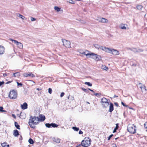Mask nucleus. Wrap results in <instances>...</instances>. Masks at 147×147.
Instances as JSON below:
<instances>
[{
	"mask_svg": "<svg viewBox=\"0 0 147 147\" xmlns=\"http://www.w3.org/2000/svg\"><path fill=\"white\" fill-rule=\"evenodd\" d=\"M10 40L13 42H14L16 44L19 48L21 49L22 48L23 45L21 42H19L16 40H13L11 38L10 39Z\"/></svg>",
	"mask_w": 147,
	"mask_h": 147,
	"instance_id": "8",
	"label": "nucleus"
},
{
	"mask_svg": "<svg viewBox=\"0 0 147 147\" xmlns=\"http://www.w3.org/2000/svg\"><path fill=\"white\" fill-rule=\"evenodd\" d=\"M117 130L116 129H114L113 131V132L114 133V132H115L116 131V130Z\"/></svg>",
	"mask_w": 147,
	"mask_h": 147,
	"instance_id": "55",
	"label": "nucleus"
},
{
	"mask_svg": "<svg viewBox=\"0 0 147 147\" xmlns=\"http://www.w3.org/2000/svg\"><path fill=\"white\" fill-rule=\"evenodd\" d=\"M82 145L81 144H80L79 146H76V147H79L80 146Z\"/></svg>",
	"mask_w": 147,
	"mask_h": 147,
	"instance_id": "59",
	"label": "nucleus"
},
{
	"mask_svg": "<svg viewBox=\"0 0 147 147\" xmlns=\"http://www.w3.org/2000/svg\"><path fill=\"white\" fill-rule=\"evenodd\" d=\"M52 92V89L50 88H49L48 90V92L50 94H51Z\"/></svg>",
	"mask_w": 147,
	"mask_h": 147,
	"instance_id": "35",
	"label": "nucleus"
},
{
	"mask_svg": "<svg viewBox=\"0 0 147 147\" xmlns=\"http://www.w3.org/2000/svg\"><path fill=\"white\" fill-rule=\"evenodd\" d=\"M70 3H73L72 2V1H71V2H70Z\"/></svg>",
	"mask_w": 147,
	"mask_h": 147,
	"instance_id": "60",
	"label": "nucleus"
},
{
	"mask_svg": "<svg viewBox=\"0 0 147 147\" xmlns=\"http://www.w3.org/2000/svg\"><path fill=\"white\" fill-rule=\"evenodd\" d=\"M144 127L146 129H147V130H146V131H147V122L145 123L144 124Z\"/></svg>",
	"mask_w": 147,
	"mask_h": 147,
	"instance_id": "38",
	"label": "nucleus"
},
{
	"mask_svg": "<svg viewBox=\"0 0 147 147\" xmlns=\"http://www.w3.org/2000/svg\"><path fill=\"white\" fill-rule=\"evenodd\" d=\"M53 140L54 142H55L57 143H59L60 142V139L57 138H53Z\"/></svg>",
	"mask_w": 147,
	"mask_h": 147,
	"instance_id": "21",
	"label": "nucleus"
},
{
	"mask_svg": "<svg viewBox=\"0 0 147 147\" xmlns=\"http://www.w3.org/2000/svg\"><path fill=\"white\" fill-rule=\"evenodd\" d=\"M57 11H59L60 10V9L58 7L55 6L54 8Z\"/></svg>",
	"mask_w": 147,
	"mask_h": 147,
	"instance_id": "31",
	"label": "nucleus"
},
{
	"mask_svg": "<svg viewBox=\"0 0 147 147\" xmlns=\"http://www.w3.org/2000/svg\"><path fill=\"white\" fill-rule=\"evenodd\" d=\"M114 104L117 107H118L119 105H118V104L117 103V102H115L114 103Z\"/></svg>",
	"mask_w": 147,
	"mask_h": 147,
	"instance_id": "48",
	"label": "nucleus"
},
{
	"mask_svg": "<svg viewBox=\"0 0 147 147\" xmlns=\"http://www.w3.org/2000/svg\"><path fill=\"white\" fill-rule=\"evenodd\" d=\"M63 45L66 47H70V42L68 40L64 39L63 40Z\"/></svg>",
	"mask_w": 147,
	"mask_h": 147,
	"instance_id": "10",
	"label": "nucleus"
},
{
	"mask_svg": "<svg viewBox=\"0 0 147 147\" xmlns=\"http://www.w3.org/2000/svg\"><path fill=\"white\" fill-rule=\"evenodd\" d=\"M94 46L96 49H100L103 51H104L105 52H106V51H107L106 50H107V48L105 47H104L102 46H100L98 44L94 45Z\"/></svg>",
	"mask_w": 147,
	"mask_h": 147,
	"instance_id": "9",
	"label": "nucleus"
},
{
	"mask_svg": "<svg viewBox=\"0 0 147 147\" xmlns=\"http://www.w3.org/2000/svg\"><path fill=\"white\" fill-rule=\"evenodd\" d=\"M31 20L32 21H35L36 20V19L34 18L33 17H31Z\"/></svg>",
	"mask_w": 147,
	"mask_h": 147,
	"instance_id": "40",
	"label": "nucleus"
},
{
	"mask_svg": "<svg viewBox=\"0 0 147 147\" xmlns=\"http://www.w3.org/2000/svg\"><path fill=\"white\" fill-rule=\"evenodd\" d=\"M4 84V82L3 81L0 82V86H1V85H3Z\"/></svg>",
	"mask_w": 147,
	"mask_h": 147,
	"instance_id": "45",
	"label": "nucleus"
},
{
	"mask_svg": "<svg viewBox=\"0 0 147 147\" xmlns=\"http://www.w3.org/2000/svg\"><path fill=\"white\" fill-rule=\"evenodd\" d=\"M39 122H42L44 121L45 119V116L42 115H39Z\"/></svg>",
	"mask_w": 147,
	"mask_h": 147,
	"instance_id": "13",
	"label": "nucleus"
},
{
	"mask_svg": "<svg viewBox=\"0 0 147 147\" xmlns=\"http://www.w3.org/2000/svg\"><path fill=\"white\" fill-rule=\"evenodd\" d=\"M5 52V48L4 47L0 45V55L3 54Z\"/></svg>",
	"mask_w": 147,
	"mask_h": 147,
	"instance_id": "17",
	"label": "nucleus"
},
{
	"mask_svg": "<svg viewBox=\"0 0 147 147\" xmlns=\"http://www.w3.org/2000/svg\"><path fill=\"white\" fill-rule=\"evenodd\" d=\"M73 129L75 131H78L79 130V128L77 127H72Z\"/></svg>",
	"mask_w": 147,
	"mask_h": 147,
	"instance_id": "30",
	"label": "nucleus"
},
{
	"mask_svg": "<svg viewBox=\"0 0 147 147\" xmlns=\"http://www.w3.org/2000/svg\"><path fill=\"white\" fill-rule=\"evenodd\" d=\"M7 76V75L5 73L3 74V76L4 77L6 76Z\"/></svg>",
	"mask_w": 147,
	"mask_h": 147,
	"instance_id": "49",
	"label": "nucleus"
},
{
	"mask_svg": "<svg viewBox=\"0 0 147 147\" xmlns=\"http://www.w3.org/2000/svg\"><path fill=\"white\" fill-rule=\"evenodd\" d=\"M100 102L103 107L107 108L108 107L109 103L108 100L105 97H103L101 99Z\"/></svg>",
	"mask_w": 147,
	"mask_h": 147,
	"instance_id": "4",
	"label": "nucleus"
},
{
	"mask_svg": "<svg viewBox=\"0 0 147 147\" xmlns=\"http://www.w3.org/2000/svg\"><path fill=\"white\" fill-rule=\"evenodd\" d=\"M14 123L15 126L18 129H20V126L18 124V123L17 122H15Z\"/></svg>",
	"mask_w": 147,
	"mask_h": 147,
	"instance_id": "24",
	"label": "nucleus"
},
{
	"mask_svg": "<svg viewBox=\"0 0 147 147\" xmlns=\"http://www.w3.org/2000/svg\"><path fill=\"white\" fill-rule=\"evenodd\" d=\"M118 128H119V124L117 123L116 124V127L114 129H115L117 130L118 129Z\"/></svg>",
	"mask_w": 147,
	"mask_h": 147,
	"instance_id": "37",
	"label": "nucleus"
},
{
	"mask_svg": "<svg viewBox=\"0 0 147 147\" xmlns=\"http://www.w3.org/2000/svg\"><path fill=\"white\" fill-rule=\"evenodd\" d=\"M136 7L138 10H141L143 6L141 5H138Z\"/></svg>",
	"mask_w": 147,
	"mask_h": 147,
	"instance_id": "27",
	"label": "nucleus"
},
{
	"mask_svg": "<svg viewBox=\"0 0 147 147\" xmlns=\"http://www.w3.org/2000/svg\"><path fill=\"white\" fill-rule=\"evenodd\" d=\"M29 81H31V82H33L34 83V84L35 83V82H34V81H32V80H29Z\"/></svg>",
	"mask_w": 147,
	"mask_h": 147,
	"instance_id": "58",
	"label": "nucleus"
},
{
	"mask_svg": "<svg viewBox=\"0 0 147 147\" xmlns=\"http://www.w3.org/2000/svg\"><path fill=\"white\" fill-rule=\"evenodd\" d=\"M70 3H73L72 2V1H71V2H70Z\"/></svg>",
	"mask_w": 147,
	"mask_h": 147,
	"instance_id": "61",
	"label": "nucleus"
},
{
	"mask_svg": "<svg viewBox=\"0 0 147 147\" xmlns=\"http://www.w3.org/2000/svg\"><path fill=\"white\" fill-rule=\"evenodd\" d=\"M11 81H8V82H7L6 83V84H9V83H11Z\"/></svg>",
	"mask_w": 147,
	"mask_h": 147,
	"instance_id": "52",
	"label": "nucleus"
},
{
	"mask_svg": "<svg viewBox=\"0 0 147 147\" xmlns=\"http://www.w3.org/2000/svg\"><path fill=\"white\" fill-rule=\"evenodd\" d=\"M121 104L124 107H127L128 106L127 105H126L125 104L122 102H121Z\"/></svg>",
	"mask_w": 147,
	"mask_h": 147,
	"instance_id": "42",
	"label": "nucleus"
},
{
	"mask_svg": "<svg viewBox=\"0 0 147 147\" xmlns=\"http://www.w3.org/2000/svg\"><path fill=\"white\" fill-rule=\"evenodd\" d=\"M7 145V144L6 142H4L1 144V145L2 147H5V146Z\"/></svg>",
	"mask_w": 147,
	"mask_h": 147,
	"instance_id": "34",
	"label": "nucleus"
},
{
	"mask_svg": "<svg viewBox=\"0 0 147 147\" xmlns=\"http://www.w3.org/2000/svg\"><path fill=\"white\" fill-rule=\"evenodd\" d=\"M90 58H93L97 61L100 60L101 59V57L100 56L95 54L94 53H91Z\"/></svg>",
	"mask_w": 147,
	"mask_h": 147,
	"instance_id": "7",
	"label": "nucleus"
},
{
	"mask_svg": "<svg viewBox=\"0 0 147 147\" xmlns=\"http://www.w3.org/2000/svg\"><path fill=\"white\" fill-rule=\"evenodd\" d=\"M118 97V96H116V95H115L114 96V98H115V97Z\"/></svg>",
	"mask_w": 147,
	"mask_h": 147,
	"instance_id": "56",
	"label": "nucleus"
},
{
	"mask_svg": "<svg viewBox=\"0 0 147 147\" xmlns=\"http://www.w3.org/2000/svg\"><path fill=\"white\" fill-rule=\"evenodd\" d=\"M127 26V25H125L123 24H121L119 26L120 28L122 29L126 30L128 29V28H127L125 26Z\"/></svg>",
	"mask_w": 147,
	"mask_h": 147,
	"instance_id": "16",
	"label": "nucleus"
},
{
	"mask_svg": "<svg viewBox=\"0 0 147 147\" xmlns=\"http://www.w3.org/2000/svg\"><path fill=\"white\" fill-rule=\"evenodd\" d=\"M139 84H141V83H139Z\"/></svg>",
	"mask_w": 147,
	"mask_h": 147,
	"instance_id": "64",
	"label": "nucleus"
},
{
	"mask_svg": "<svg viewBox=\"0 0 147 147\" xmlns=\"http://www.w3.org/2000/svg\"><path fill=\"white\" fill-rule=\"evenodd\" d=\"M17 95V92L14 90H12L10 92L8 96L11 99H15L16 98Z\"/></svg>",
	"mask_w": 147,
	"mask_h": 147,
	"instance_id": "6",
	"label": "nucleus"
},
{
	"mask_svg": "<svg viewBox=\"0 0 147 147\" xmlns=\"http://www.w3.org/2000/svg\"><path fill=\"white\" fill-rule=\"evenodd\" d=\"M19 135V131L16 129L13 131V135L14 136L17 137Z\"/></svg>",
	"mask_w": 147,
	"mask_h": 147,
	"instance_id": "20",
	"label": "nucleus"
},
{
	"mask_svg": "<svg viewBox=\"0 0 147 147\" xmlns=\"http://www.w3.org/2000/svg\"><path fill=\"white\" fill-rule=\"evenodd\" d=\"M80 21L82 23L85 24L86 23V22L82 20H81Z\"/></svg>",
	"mask_w": 147,
	"mask_h": 147,
	"instance_id": "46",
	"label": "nucleus"
},
{
	"mask_svg": "<svg viewBox=\"0 0 147 147\" xmlns=\"http://www.w3.org/2000/svg\"><path fill=\"white\" fill-rule=\"evenodd\" d=\"M113 134H111L108 137V140H109L110 138L113 136Z\"/></svg>",
	"mask_w": 147,
	"mask_h": 147,
	"instance_id": "39",
	"label": "nucleus"
},
{
	"mask_svg": "<svg viewBox=\"0 0 147 147\" xmlns=\"http://www.w3.org/2000/svg\"><path fill=\"white\" fill-rule=\"evenodd\" d=\"M88 90H90V91H91V92H94V91H93V90H92L91 89H90V88H88Z\"/></svg>",
	"mask_w": 147,
	"mask_h": 147,
	"instance_id": "50",
	"label": "nucleus"
},
{
	"mask_svg": "<svg viewBox=\"0 0 147 147\" xmlns=\"http://www.w3.org/2000/svg\"><path fill=\"white\" fill-rule=\"evenodd\" d=\"M97 20L99 22L103 23H106L108 22V20H107L104 18H98V19H97Z\"/></svg>",
	"mask_w": 147,
	"mask_h": 147,
	"instance_id": "12",
	"label": "nucleus"
},
{
	"mask_svg": "<svg viewBox=\"0 0 147 147\" xmlns=\"http://www.w3.org/2000/svg\"><path fill=\"white\" fill-rule=\"evenodd\" d=\"M39 119L38 117L31 116L28 122L29 124L30 127L32 128H34L35 127V125L39 123Z\"/></svg>",
	"mask_w": 147,
	"mask_h": 147,
	"instance_id": "1",
	"label": "nucleus"
},
{
	"mask_svg": "<svg viewBox=\"0 0 147 147\" xmlns=\"http://www.w3.org/2000/svg\"><path fill=\"white\" fill-rule=\"evenodd\" d=\"M21 108L23 110L27 109L28 108V105L27 103L25 102H24L23 105H21Z\"/></svg>",
	"mask_w": 147,
	"mask_h": 147,
	"instance_id": "15",
	"label": "nucleus"
},
{
	"mask_svg": "<svg viewBox=\"0 0 147 147\" xmlns=\"http://www.w3.org/2000/svg\"><path fill=\"white\" fill-rule=\"evenodd\" d=\"M23 75L24 77H26L28 76H30L33 78L35 76V75L33 74L30 72L25 73L23 74Z\"/></svg>",
	"mask_w": 147,
	"mask_h": 147,
	"instance_id": "11",
	"label": "nucleus"
},
{
	"mask_svg": "<svg viewBox=\"0 0 147 147\" xmlns=\"http://www.w3.org/2000/svg\"><path fill=\"white\" fill-rule=\"evenodd\" d=\"M80 53L84 55V52H80Z\"/></svg>",
	"mask_w": 147,
	"mask_h": 147,
	"instance_id": "53",
	"label": "nucleus"
},
{
	"mask_svg": "<svg viewBox=\"0 0 147 147\" xmlns=\"http://www.w3.org/2000/svg\"><path fill=\"white\" fill-rule=\"evenodd\" d=\"M87 102L88 103V104H90V103H89V102Z\"/></svg>",
	"mask_w": 147,
	"mask_h": 147,
	"instance_id": "63",
	"label": "nucleus"
},
{
	"mask_svg": "<svg viewBox=\"0 0 147 147\" xmlns=\"http://www.w3.org/2000/svg\"><path fill=\"white\" fill-rule=\"evenodd\" d=\"M84 55H86L87 58H90L91 55V53H89V51H86L84 52Z\"/></svg>",
	"mask_w": 147,
	"mask_h": 147,
	"instance_id": "19",
	"label": "nucleus"
},
{
	"mask_svg": "<svg viewBox=\"0 0 147 147\" xmlns=\"http://www.w3.org/2000/svg\"><path fill=\"white\" fill-rule=\"evenodd\" d=\"M12 117H14V118H16V116L14 114H12Z\"/></svg>",
	"mask_w": 147,
	"mask_h": 147,
	"instance_id": "51",
	"label": "nucleus"
},
{
	"mask_svg": "<svg viewBox=\"0 0 147 147\" xmlns=\"http://www.w3.org/2000/svg\"><path fill=\"white\" fill-rule=\"evenodd\" d=\"M101 68L106 71H107L108 69V67L105 65H102L101 67Z\"/></svg>",
	"mask_w": 147,
	"mask_h": 147,
	"instance_id": "25",
	"label": "nucleus"
},
{
	"mask_svg": "<svg viewBox=\"0 0 147 147\" xmlns=\"http://www.w3.org/2000/svg\"><path fill=\"white\" fill-rule=\"evenodd\" d=\"M82 89L85 92H86V93H88L89 92L88 89H86L84 88H82Z\"/></svg>",
	"mask_w": 147,
	"mask_h": 147,
	"instance_id": "33",
	"label": "nucleus"
},
{
	"mask_svg": "<svg viewBox=\"0 0 147 147\" xmlns=\"http://www.w3.org/2000/svg\"><path fill=\"white\" fill-rule=\"evenodd\" d=\"M94 95L96 96H100L101 95V94H100L96 93H94Z\"/></svg>",
	"mask_w": 147,
	"mask_h": 147,
	"instance_id": "44",
	"label": "nucleus"
},
{
	"mask_svg": "<svg viewBox=\"0 0 147 147\" xmlns=\"http://www.w3.org/2000/svg\"><path fill=\"white\" fill-rule=\"evenodd\" d=\"M107 50L106 52L112 54L114 55H118L119 54V52L116 50L111 49L108 48H107Z\"/></svg>",
	"mask_w": 147,
	"mask_h": 147,
	"instance_id": "5",
	"label": "nucleus"
},
{
	"mask_svg": "<svg viewBox=\"0 0 147 147\" xmlns=\"http://www.w3.org/2000/svg\"><path fill=\"white\" fill-rule=\"evenodd\" d=\"M109 111L110 112H111L113 110V105L112 103L111 102L109 104Z\"/></svg>",
	"mask_w": 147,
	"mask_h": 147,
	"instance_id": "18",
	"label": "nucleus"
},
{
	"mask_svg": "<svg viewBox=\"0 0 147 147\" xmlns=\"http://www.w3.org/2000/svg\"><path fill=\"white\" fill-rule=\"evenodd\" d=\"M58 125L54 123H51V127H57L58 126Z\"/></svg>",
	"mask_w": 147,
	"mask_h": 147,
	"instance_id": "26",
	"label": "nucleus"
},
{
	"mask_svg": "<svg viewBox=\"0 0 147 147\" xmlns=\"http://www.w3.org/2000/svg\"><path fill=\"white\" fill-rule=\"evenodd\" d=\"M65 94V93L63 92H62L61 93V95H60V96L61 97H62Z\"/></svg>",
	"mask_w": 147,
	"mask_h": 147,
	"instance_id": "43",
	"label": "nucleus"
},
{
	"mask_svg": "<svg viewBox=\"0 0 147 147\" xmlns=\"http://www.w3.org/2000/svg\"><path fill=\"white\" fill-rule=\"evenodd\" d=\"M83 133V132L81 130H80L79 132V134H82Z\"/></svg>",
	"mask_w": 147,
	"mask_h": 147,
	"instance_id": "47",
	"label": "nucleus"
},
{
	"mask_svg": "<svg viewBox=\"0 0 147 147\" xmlns=\"http://www.w3.org/2000/svg\"><path fill=\"white\" fill-rule=\"evenodd\" d=\"M91 140L89 138H85L81 142L82 145L84 147H88L90 144Z\"/></svg>",
	"mask_w": 147,
	"mask_h": 147,
	"instance_id": "2",
	"label": "nucleus"
},
{
	"mask_svg": "<svg viewBox=\"0 0 147 147\" xmlns=\"http://www.w3.org/2000/svg\"><path fill=\"white\" fill-rule=\"evenodd\" d=\"M45 126L47 127L50 128L51 127V123H47L45 124Z\"/></svg>",
	"mask_w": 147,
	"mask_h": 147,
	"instance_id": "32",
	"label": "nucleus"
},
{
	"mask_svg": "<svg viewBox=\"0 0 147 147\" xmlns=\"http://www.w3.org/2000/svg\"><path fill=\"white\" fill-rule=\"evenodd\" d=\"M28 142L31 144H33L34 143L33 140L31 138H30L28 140Z\"/></svg>",
	"mask_w": 147,
	"mask_h": 147,
	"instance_id": "28",
	"label": "nucleus"
},
{
	"mask_svg": "<svg viewBox=\"0 0 147 147\" xmlns=\"http://www.w3.org/2000/svg\"><path fill=\"white\" fill-rule=\"evenodd\" d=\"M136 126L134 124H129L127 126V131L131 134H134L136 132Z\"/></svg>",
	"mask_w": 147,
	"mask_h": 147,
	"instance_id": "3",
	"label": "nucleus"
},
{
	"mask_svg": "<svg viewBox=\"0 0 147 147\" xmlns=\"http://www.w3.org/2000/svg\"><path fill=\"white\" fill-rule=\"evenodd\" d=\"M36 90H40V89H39V88H36Z\"/></svg>",
	"mask_w": 147,
	"mask_h": 147,
	"instance_id": "57",
	"label": "nucleus"
},
{
	"mask_svg": "<svg viewBox=\"0 0 147 147\" xmlns=\"http://www.w3.org/2000/svg\"><path fill=\"white\" fill-rule=\"evenodd\" d=\"M84 84L90 86H91L92 85V84L90 82H85Z\"/></svg>",
	"mask_w": 147,
	"mask_h": 147,
	"instance_id": "29",
	"label": "nucleus"
},
{
	"mask_svg": "<svg viewBox=\"0 0 147 147\" xmlns=\"http://www.w3.org/2000/svg\"><path fill=\"white\" fill-rule=\"evenodd\" d=\"M18 86H22V84L21 83H19L18 82H17Z\"/></svg>",
	"mask_w": 147,
	"mask_h": 147,
	"instance_id": "41",
	"label": "nucleus"
},
{
	"mask_svg": "<svg viewBox=\"0 0 147 147\" xmlns=\"http://www.w3.org/2000/svg\"><path fill=\"white\" fill-rule=\"evenodd\" d=\"M13 76L15 77H18L20 76V74L19 72H16L13 74Z\"/></svg>",
	"mask_w": 147,
	"mask_h": 147,
	"instance_id": "23",
	"label": "nucleus"
},
{
	"mask_svg": "<svg viewBox=\"0 0 147 147\" xmlns=\"http://www.w3.org/2000/svg\"><path fill=\"white\" fill-rule=\"evenodd\" d=\"M140 88L141 89H142V86H140Z\"/></svg>",
	"mask_w": 147,
	"mask_h": 147,
	"instance_id": "62",
	"label": "nucleus"
},
{
	"mask_svg": "<svg viewBox=\"0 0 147 147\" xmlns=\"http://www.w3.org/2000/svg\"><path fill=\"white\" fill-rule=\"evenodd\" d=\"M17 16L21 18L22 20H26L27 19V18H26L24 16H23L19 13H18L17 14Z\"/></svg>",
	"mask_w": 147,
	"mask_h": 147,
	"instance_id": "22",
	"label": "nucleus"
},
{
	"mask_svg": "<svg viewBox=\"0 0 147 147\" xmlns=\"http://www.w3.org/2000/svg\"><path fill=\"white\" fill-rule=\"evenodd\" d=\"M3 107H0V111L1 112H5V111L3 110Z\"/></svg>",
	"mask_w": 147,
	"mask_h": 147,
	"instance_id": "36",
	"label": "nucleus"
},
{
	"mask_svg": "<svg viewBox=\"0 0 147 147\" xmlns=\"http://www.w3.org/2000/svg\"><path fill=\"white\" fill-rule=\"evenodd\" d=\"M129 49L134 52H140L143 51L141 49H137L135 48H133L132 49L129 48Z\"/></svg>",
	"mask_w": 147,
	"mask_h": 147,
	"instance_id": "14",
	"label": "nucleus"
},
{
	"mask_svg": "<svg viewBox=\"0 0 147 147\" xmlns=\"http://www.w3.org/2000/svg\"><path fill=\"white\" fill-rule=\"evenodd\" d=\"M5 147H9V145H6Z\"/></svg>",
	"mask_w": 147,
	"mask_h": 147,
	"instance_id": "54",
	"label": "nucleus"
}]
</instances>
